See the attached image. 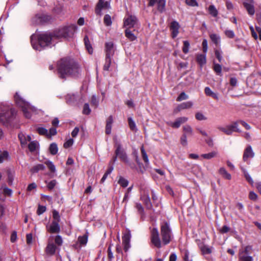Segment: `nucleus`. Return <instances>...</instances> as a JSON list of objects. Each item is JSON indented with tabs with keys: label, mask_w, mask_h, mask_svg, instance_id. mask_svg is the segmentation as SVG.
I'll use <instances>...</instances> for the list:
<instances>
[{
	"label": "nucleus",
	"mask_w": 261,
	"mask_h": 261,
	"mask_svg": "<svg viewBox=\"0 0 261 261\" xmlns=\"http://www.w3.org/2000/svg\"><path fill=\"white\" fill-rule=\"evenodd\" d=\"M241 169L242 171L243 172L244 175L246 179V180L251 185L253 186L254 184V181L250 175V174L248 173V172L247 171V170L244 168L241 167Z\"/></svg>",
	"instance_id": "4be33fe9"
},
{
	"label": "nucleus",
	"mask_w": 261,
	"mask_h": 261,
	"mask_svg": "<svg viewBox=\"0 0 261 261\" xmlns=\"http://www.w3.org/2000/svg\"><path fill=\"white\" fill-rule=\"evenodd\" d=\"M111 58L106 57V62L103 66V70L108 71L111 64Z\"/></svg>",
	"instance_id": "58836bf2"
},
{
	"label": "nucleus",
	"mask_w": 261,
	"mask_h": 261,
	"mask_svg": "<svg viewBox=\"0 0 261 261\" xmlns=\"http://www.w3.org/2000/svg\"><path fill=\"white\" fill-rule=\"evenodd\" d=\"M189 96L184 92H181L179 95L177 97L176 100L177 101H180L184 100L187 99Z\"/></svg>",
	"instance_id": "8fccbe9b"
},
{
	"label": "nucleus",
	"mask_w": 261,
	"mask_h": 261,
	"mask_svg": "<svg viewBox=\"0 0 261 261\" xmlns=\"http://www.w3.org/2000/svg\"><path fill=\"white\" fill-rule=\"evenodd\" d=\"M8 153L7 151L2 152L0 150V163H2L4 160L7 159Z\"/></svg>",
	"instance_id": "052dcab7"
},
{
	"label": "nucleus",
	"mask_w": 261,
	"mask_h": 261,
	"mask_svg": "<svg viewBox=\"0 0 261 261\" xmlns=\"http://www.w3.org/2000/svg\"><path fill=\"white\" fill-rule=\"evenodd\" d=\"M225 34L227 37L229 38H233L234 37V33L232 30H226L225 31Z\"/></svg>",
	"instance_id": "e2e57ef3"
},
{
	"label": "nucleus",
	"mask_w": 261,
	"mask_h": 261,
	"mask_svg": "<svg viewBox=\"0 0 261 261\" xmlns=\"http://www.w3.org/2000/svg\"><path fill=\"white\" fill-rule=\"evenodd\" d=\"M52 39L49 33H45L39 35L33 34L31 37L32 45L34 49L40 50L42 48L48 45Z\"/></svg>",
	"instance_id": "f03ea898"
},
{
	"label": "nucleus",
	"mask_w": 261,
	"mask_h": 261,
	"mask_svg": "<svg viewBox=\"0 0 261 261\" xmlns=\"http://www.w3.org/2000/svg\"><path fill=\"white\" fill-rule=\"evenodd\" d=\"M106 57H112L114 54L115 48L112 42H108L105 44Z\"/></svg>",
	"instance_id": "2eb2a0df"
},
{
	"label": "nucleus",
	"mask_w": 261,
	"mask_h": 261,
	"mask_svg": "<svg viewBox=\"0 0 261 261\" xmlns=\"http://www.w3.org/2000/svg\"><path fill=\"white\" fill-rule=\"evenodd\" d=\"M165 0H149L148 5L153 6L155 4H157L158 10L162 12L165 9Z\"/></svg>",
	"instance_id": "4468645a"
},
{
	"label": "nucleus",
	"mask_w": 261,
	"mask_h": 261,
	"mask_svg": "<svg viewBox=\"0 0 261 261\" xmlns=\"http://www.w3.org/2000/svg\"><path fill=\"white\" fill-rule=\"evenodd\" d=\"M218 129L227 135H231L233 132H241L240 129L238 128V122H234L231 124L226 125L225 127L219 126Z\"/></svg>",
	"instance_id": "6e6552de"
},
{
	"label": "nucleus",
	"mask_w": 261,
	"mask_h": 261,
	"mask_svg": "<svg viewBox=\"0 0 261 261\" xmlns=\"http://www.w3.org/2000/svg\"><path fill=\"white\" fill-rule=\"evenodd\" d=\"M193 106V102L192 101H189L185 102H182L179 105L176 109L178 111H180L181 110L184 109H188L191 108Z\"/></svg>",
	"instance_id": "412c9836"
},
{
	"label": "nucleus",
	"mask_w": 261,
	"mask_h": 261,
	"mask_svg": "<svg viewBox=\"0 0 261 261\" xmlns=\"http://www.w3.org/2000/svg\"><path fill=\"white\" fill-rule=\"evenodd\" d=\"M211 40L216 45H218L220 42V37L216 34H212L210 35Z\"/></svg>",
	"instance_id": "c756f323"
},
{
	"label": "nucleus",
	"mask_w": 261,
	"mask_h": 261,
	"mask_svg": "<svg viewBox=\"0 0 261 261\" xmlns=\"http://www.w3.org/2000/svg\"><path fill=\"white\" fill-rule=\"evenodd\" d=\"M217 154L216 151H212L208 153L202 154L201 156L205 159L210 160L216 156Z\"/></svg>",
	"instance_id": "72a5a7b5"
},
{
	"label": "nucleus",
	"mask_w": 261,
	"mask_h": 261,
	"mask_svg": "<svg viewBox=\"0 0 261 261\" xmlns=\"http://www.w3.org/2000/svg\"><path fill=\"white\" fill-rule=\"evenodd\" d=\"M113 140L114 142V146L116 148V156L113 158V162H115L117 159V157L118 156L121 161L128 165H130L127 154L123 149L122 148L120 141L118 140L116 137L114 138Z\"/></svg>",
	"instance_id": "39448f33"
},
{
	"label": "nucleus",
	"mask_w": 261,
	"mask_h": 261,
	"mask_svg": "<svg viewBox=\"0 0 261 261\" xmlns=\"http://www.w3.org/2000/svg\"><path fill=\"white\" fill-rule=\"evenodd\" d=\"M210 13L214 17H216L218 15V11L214 6L211 5L208 8Z\"/></svg>",
	"instance_id": "c03bdc74"
},
{
	"label": "nucleus",
	"mask_w": 261,
	"mask_h": 261,
	"mask_svg": "<svg viewBox=\"0 0 261 261\" xmlns=\"http://www.w3.org/2000/svg\"><path fill=\"white\" fill-rule=\"evenodd\" d=\"M145 204L148 208H150L152 207L149 195L147 194L146 196L142 198Z\"/></svg>",
	"instance_id": "f704fd0d"
},
{
	"label": "nucleus",
	"mask_w": 261,
	"mask_h": 261,
	"mask_svg": "<svg viewBox=\"0 0 261 261\" xmlns=\"http://www.w3.org/2000/svg\"><path fill=\"white\" fill-rule=\"evenodd\" d=\"M161 233L164 245L169 244L171 240L172 234L169 224L164 222L161 225Z\"/></svg>",
	"instance_id": "423d86ee"
},
{
	"label": "nucleus",
	"mask_w": 261,
	"mask_h": 261,
	"mask_svg": "<svg viewBox=\"0 0 261 261\" xmlns=\"http://www.w3.org/2000/svg\"><path fill=\"white\" fill-rule=\"evenodd\" d=\"M136 22L137 18L134 16L130 15L124 18L123 25L124 27L127 28V29H129V28L134 27Z\"/></svg>",
	"instance_id": "ddd939ff"
},
{
	"label": "nucleus",
	"mask_w": 261,
	"mask_h": 261,
	"mask_svg": "<svg viewBox=\"0 0 261 261\" xmlns=\"http://www.w3.org/2000/svg\"><path fill=\"white\" fill-rule=\"evenodd\" d=\"M8 183L9 185H12L14 179V174L10 170L7 171Z\"/></svg>",
	"instance_id": "6e6d98bb"
},
{
	"label": "nucleus",
	"mask_w": 261,
	"mask_h": 261,
	"mask_svg": "<svg viewBox=\"0 0 261 261\" xmlns=\"http://www.w3.org/2000/svg\"><path fill=\"white\" fill-rule=\"evenodd\" d=\"M196 119L199 121L206 120V117L201 113L198 112L195 115Z\"/></svg>",
	"instance_id": "13d9d810"
},
{
	"label": "nucleus",
	"mask_w": 261,
	"mask_h": 261,
	"mask_svg": "<svg viewBox=\"0 0 261 261\" xmlns=\"http://www.w3.org/2000/svg\"><path fill=\"white\" fill-rule=\"evenodd\" d=\"M38 146V143L36 141L31 142L28 146L29 149L30 151L32 152L35 151Z\"/></svg>",
	"instance_id": "4c0bfd02"
},
{
	"label": "nucleus",
	"mask_w": 261,
	"mask_h": 261,
	"mask_svg": "<svg viewBox=\"0 0 261 261\" xmlns=\"http://www.w3.org/2000/svg\"><path fill=\"white\" fill-rule=\"evenodd\" d=\"M78 241L82 245H85L88 241V237L86 235L80 236L78 238Z\"/></svg>",
	"instance_id": "79ce46f5"
},
{
	"label": "nucleus",
	"mask_w": 261,
	"mask_h": 261,
	"mask_svg": "<svg viewBox=\"0 0 261 261\" xmlns=\"http://www.w3.org/2000/svg\"><path fill=\"white\" fill-rule=\"evenodd\" d=\"M47 229L50 233H58L60 231L59 222L53 221L49 226H47Z\"/></svg>",
	"instance_id": "f3484780"
},
{
	"label": "nucleus",
	"mask_w": 261,
	"mask_h": 261,
	"mask_svg": "<svg viewBox=\"0 0 261 261\" xmlns=\"http://www.w3.org/2000/svg\"><path fill=\"white\" fill-rule=\"evenodd\" d=\"M53 217L54 218V221H57L59 222L60 221V217L59 212L56 210L53 211Z\"/></svg>",
	"instance_id": "5fc2aeb1"
},
{
	"label": "nucleus",
	"mask_w": 261,
	"mask_h": 261,
	"mask_svg": "<svg viewBox=\"0 0 261 261\" xmlns=\"http://www.w3.org/2000/svg\"><path fill=\"white\" fill-rule=\"evenodd\" d=\"M125 36L131 41L136 39L137 37L128 29L125 31Z\"/></svg>",
	"instance_id": "c85d7f7f"
},
{
	"label": "nucleus",
	"mask_w": 261,
	"mask_h": 261,
	"mask_svg": "<svg viewBox=\"0 0 261 261\" xmlns=\"http://www.w3.org/2000/svg\"><path fill=\"white\" fill-rule=\"evenodd\" d=\"M73 140L72 139H70L68 140L64 144V147L65 148H67L73 145Z\"/></svg>",
	"instance_id": "0e129e2a"
},
{
	"label": "nucleus",
	"mask_w": 261,
	"mask_h": 261,
	"mask_svg": "<svg viewBox=\"0 0 261 261\" xmlns=\"http://www.w3.org/2000/svg\"><path fill=\"white\" fill-rule=\"evenodd\" d=\"M110 4L108 2H104L103 0H99L96 7V13L100 14L102 9L109 8Z\"/></svg>",
	"instance_id": "a211bd4d"
},
{
	"label": "nucleus",
	"mask_w": 261,
	"mask_h": 261,
	"mask_svg": "<svg viewBox=\"0 0 261 261\" xmlns=\"http://www.w3.org/2000/svg\"><path fill=\"white\" fill-rule=\"evenodd\" d=\"M16 112L13 107L7 103H0V122L8 125L15 118Z\"/></svg>",
	"instance_id": "7ed1b4c3"
},
{
	"label": "nucleus",
	"mask_w": 261,
	"mask_h": 261,
	"mask_svg": "<svg viewBox=\"0 0 261 261\" xmlns=\"http://www.w3.org/2000/svg\"><path fill=\"white\" fill-rule=\"evenodd\" d=\"M181 144L183 146H186L187 145V136L185 134H184L180 138Z\"/></svg>",
	"instance_id": "774afa93"
},
{
	"label": "nucleus",
	"mask_w": 261,
	"mask_h": 261,
	"mask_svg": "<svg viewBox=\"0 0 261 261\" xmlns=\"http://www.w3.org/2000/svg\"><path fill=\"white\" fill-rule=\"evenodd\" d=\"M56 250V246L53 243H49L46 248V253L49 255L55 254Z\"/></svg>",
	"instance_id": "5701e85b"
},
{
	"label": "nucleus",
	"mask_w": 261,
	"mask_h": 261,
	"mask_svg": "<svg viewBox=\"0 0 261 261\" xmlns=\"http://www.w3.org/2000/svg\"><path fill=\"white\" fill-rule=\"evenodd\" d=\"M214 70L218 75H220L222 70L221 66L219 64L214 63Z\"/></svg>",
	"instance_id": "4d7b16f0"
},
{
	"label": "nucleus",
	"mask_w": 261,
	"mask_h": 261,
	"mask_svg": "<svg viewBox=\"0 0 261 261\" xmlns=\"http://www.w3.org/2000/svg\"><path fill=\"white\" fill-rule=\"evenodd\" d=\"M84 40L86 49H87L89 53L91 54L93 53V48L91 45L90 43L88 37L87 36H86L84 37Z\"/></svg>",
	"instance_id": "cd10ccee"
},
{
	"label": "nucleus",
	"mask_w": 261,
	"mask_h": 261,
	"mask_svg": "<svg viewBox=\"0 0 261 261\" xmlns=\"http://www.w3.org/2000/svg\"><path fill=\"white\" fill-rule=\"evenodd\" d=\"M199 248L202 252V254L203 255H205L207 254H210L212 253V248L209 247L207 245H202L199 246Z\"/></svg>",
	"instance_id": "b1692460"
},
{
	"label": "nucleus",
	"mask_w": 261,
	"mask_h": 261,
	"mask_svg": "<svg viewBox=\"0 0 261 261\" xmlns=\"http://www.w3.org/2000/svg\"><path fill=\"white\" fill-rule=\"evenodd\" d=\"M183 257L185 261H192V257L190 256V253L187 250H185L183 252Z\"/></svg>",
	"instance_id": "603ef678"
},
{
	"label": "nucleus",
	"mask_w": 261,
	"mask_h": 261,
	"mask_svg": "<svg viewBox=\"0 0 261 261\" xmlns=\"http://www.w3.org/2000/svg\"><path fill=\"white\" fill-rule=\"evenodd\" d=\"M18 138L20 141V143L22 145H24L27 144L28 142L27 140V137L24 134L22 133L19 134Z\"/></svg>",
	"instance_id": "ea45409f"
},
{
	"label": "nucleus",
	"mask_w": 261,
	"mask_h": 261,
	"mask_svg": "<svg viewBox=\"0 0 261 261\" xmlns=\"http://www.w3.org/2000/svg\"><path fill=\"white\" fill-rule=\"evenodd\" d=\"M219 173L225 179L230 180L231 178L230 174L227 172L226 169L222 167L219 170Z\"/></svg>",
	"instance_id": "a878e982"
},
{
	"label": "nucleus",
	"mask_w": 261,
	"mask_h": 261,
	"mask_svg": "<svg viewBox=\"0 0 261 261\" xmlns=\"http://www.w3.org/2000/svg\"><path fill=\"white\" fill-rule=\"evenodd\" d=\"M67 103H72L75 100V95L72 94H68L66 96Z\"/></svg>",
	"instance_id": "a19ab883"
},
{
	"label": "nucleus",
	"mask_w": 261,
	"mask_h": 261,
	"mask_svg": "<svg viewBox=\"0 0 261 261\" xmlns=\"http://www.w3.org/2000/svg\"><path fill=\"white\" fill-rule=\"evenodd\" d=\"M55 241L56 244L59 246L62 245V244L63 243L62 238L59 235H58L56 237Z\"/></svg>",
	"instance_id": "338daca9"
},
{
	"label": "nucleus",
	"mask_w": 261,
	"mask_h": 261,
	"mask_svg": "<svg viewBox=\"0 0 261 261\" xmlns=\"http://www.w3.org/2000/svg\"><path fill=\"white\" fill-rule=\"evenodd\" d=\"M77 29V27L74 24H71L67 27H64L59 30L55 34L57 38H67L71 37Z\"/></svg>",
	"instance_id": "0eeeda50"
},
{
	"label": "nucleus",
	"mask_w": 261,
	"mask_h": 261,
	"mask_svg": "<svg viewBox=\"0 0 261 261\" xmlns=\"http://www.w3.org/2000/svg\"><path fill=\"white\" fill-rule=\"evenodd\" d=\"M179 28V24L177 21H174L171 22L170 29L172 31V35L173 38H175L178 35Z\"/></svg>",
	"instance_id": "6ab92c4d"
},
{
	"label": "nucleus",
	"mask_w": 261,
	"mask_h": 261,
	"mask_svg": "<svg viewBox=\"0 0 261 261\" xmlns=\"http://www.w3.org/2000/svg\"><path fill=\"white\" fill-rule=\"evenodd\" d=\"M118 183L123 188L126 187L128 185V180L122 177H119Z\"/></svg>",
	"instance_id": "e433bc0d"
},
{
	"label": "nucleus",
	"mask_w": 261,
	"mask_h": 261,
	"mask_svg": "<svg viewBox=\"0 0 261 261\" xmlns=\"http://www.w3.org/2000/svg\"><path fill=\"white\" fill-rule=\"evenodd\" d=\"M91 104L96 108L98 106V100L95 95H93L91 98Z\"/></svg>",
	"instance_id": "69168bd1"
},
{
	"label": "nucleus",
	"mask_w": 261,
	"mask_h": 261,
	"mask_svg": "<svg viewBox=\"0 0 261 261\" xmlns=\"http://www.w3.org/2000/svg\"><path fill=\"white\" fill-rule=\"evenodd\" d=\"M197 61L201 65H203L206 63V56L205 55H198L197 56Z\"/></svg>",
	"instance_id": "7c9ffc66"
},
{
	"label": "nucleus",
	"mask_w": 261,
	"mask_h": 261,
	"mask_svg": "<svg viewBox=\"0 0 261 261\" xmlns=\"http://www.w3.org/2000/svg\"><path fill=\"white\" fill-rule=\"evenodd\" d=\"M188 120V117H181L176 118L174 122L169 121L167 122V124L173 128H178L180 127L181 124L186 123Z\"/></svg>",
	"instance_id": "f8f14e48"
},
{
	"label": "nucleus",
	"mask_w": 261,
	"mask_h": 261,
	"mask_svg": "<svg viewBox=\"0 0 261 261\" xmlns=\"http://www.w3.org/2000/svg\"><path fill=\"white\" fill-rule=\"evenodd\" d=\"M37 132L41 135H44L47 137L48 130L44 127H38L37 129Z\"/></svg>",
	"instance_id": "864d4df0"
},
{
	"label": "nucleus",
	"mask_w": 261,
	"mask_h": 261,
	"mask_svg": "<svg viewBox=\"0 0 261 261\" xmlns=\"http://www.w3.org/2000/svg\"><path fill=\"white\" fill-rule=\"evenodd\" d=\"M141 151L143 160L144 161L145 163L148 164L149 160L148 158V156L143 146L141 148Z\"/></svg>",
	"instance_id": "37998d69"
},
{
	"label": "nucleus",
	"mask_w": 261,
	"mask_h": 261,
	"mask_svg": "<svg viewBox=\"0 0 261 261\" xmlns=\"http://www.w3.org/2000/svg\"><path fill=\"white\" fill-rule=\"evenodd\" d=\"M183 130L185 134H187L192 135L193 134L192 128L189 125H186L184 126Z\"/></svg>",
	"instance_id": "49530a36"
},
{
	"label": "nucleus",
	"mask_w": 261,
	"mask_h": 261,
	"mask_svg": "<svg viewBox=\"0 0 261 261\" xmlns=\"http://www.w3.org/2000/svg\"><path fill=\"white\" fill-rule=\"evenodd\" d=\"M45 164L47 166L49 169L52 172H55L56 171V167L54 165L53 162L51 161H48L45 162Z\"/></svg>",
	"instance_id": "de8ad7c7"
},
{
	"label": "nucleus",
	"mask_w": 261,
	"mask_h": 261,
	"mask_svg": "<svg viewBox=\"0 0 261 261\" xmlns=\"http://www.w3.org/2000/svg\"><path fill=\"white\" fill-rule=\"evenodd\" d=\"M113 122V118L112 116H110L106 121V133L109 135L111 133V129Z\"/></svg>",
	"instance_id": "aec40b11"
},
{
	"label": "nucleus",
	"mask_w": 261,
	"mask_h": 261,
	"mask_svg": "<svg viewBox=\"0 0 261 261\" xmlns=\"http://www.w3.org/2000/svg\"><path fill=\"white\" fill-rule=\"evenodd\" d=\"M128 121L130 129L133 131L136 132L137 130V128L133 119L130 117L128 118Z\"/></svg>",
	"instance_id": "c9c22d12"
},
{
	"label": "nucleus",
	"mask_w": 261,
	"mask_h": 261,
	"mask_svg": "<svg viewBox=\"0 0 261 261\" xmlns=\"http://www.w3.org/2000/svg\"><path fill=\"white\" fill-rule=\"evenodd\" d=\"M0 191L4 192V195H10L12 194V190L6 187H0ZM0 199H1V195H0Z\"/></svg>",
	"instance_id": "a18cd8bd"
},
{
	"label": "nucleus",
	"mask_w": 261,
	"mask_h": 261,
	"mask_svg": "<svg viewBox=\"0 0 261 261\" xmlns=\"http://www.w3.org/2000/svg\"><path fill=\"white\" fill-rule=\"evenodd\" d=\"M251 249L250 246H246L244 250H240L239 252V260L241 261H252L253 257L249 255V251Z\"/></svg>",
	"instance_id": "9d476101"
},
{
	"label": "nucleus",
	"mask_w": 261,
	"mask_h": 261,
	"mask_svg": "<svg viewBox=\"0 0 261 261\" xmlns=\"http://www.w3.org/2000/svg\"><path fill=\"white\" fill-rule=\"evenodd\" d=\"M103 21L105 24L107 26H110L112 24L111 17V16L107 14L103 18Z\"/></svg>",
	"instance_id": "09e8293b"
},
{
	"label": "nucleus",
	"mask_w": 261,
	"mask_h": 261,
	"mask_svg": "<svg viewBox=\"0 0 261 261\" xmlns=\"http://www.w3.org/2000/svg\"><path fill=\"white\" fill-rule=\"evenodd\" d=\"M254 155L255 153L253 151L252 147L250 145H248L244 151L243 160L247 164H250L249 159L254 158Z\"/></svg>",
	"instance_id": "9b49d317"
},
{
	"label": "nucleus",
	"mask_w": 261,
	"mask_h": 261,
	"mask_svg": "<svg viewBox=\"0 0 261 261\" xmlns=\"http://www.w3.org/2000/svg\"><path fill=\"white\" fill-rule=\"evenodd\" d=\"M50 153L53 155H55L57 153L58 151V146L56 143H53L50 145L49 148Z\"/></svg>",
	"instance_id": "2f4dec72"
},
{
	"label": "nucleus",
	"mask_w": 261,
	"mask_h": 261,
	"mask_svg": "<svg viewBox=\"0 0 261 261\" xmlns=\"http://www.w3.org/2000/svg\"><path fill=\"white\" fill-rule=\"evenodd\" d=\"M58 70L60 77L62 79L68 76L76 77L81 72L78 64L68 59H62L59 62Z\"/></svg>",
	"instance_id": "f257e3e1"
},
{
	"label": "nucleus",
	"mask_w": 261,
	"mask_h": 261,
	"mask_svg": "<svg viewBox=\"0 0 261 261\" xmlns=\"http://www.w3.org/2000/svg\"><path fill=\"white\" fill-rule=\"evenodd\" d=\"M151 243L157 248L162 247V243L159 237V233L156 228H153L151 230Z\"/></svg>",
	"instance_id": "1a4fd4ad"
},
{
	"label": "nucleus",
	"mask_w": 261,
	"mask_h": 261,
	"mask_svg": "<svg viewBox=\"0 0 261 261\" xmlns=\"http://www.w3.org/2000/svg\"><path fill=\"white\" fill-rule=\"evenodd\" d=\"M130 234L129 232L125 233L122 237V244L125 251H127L130 247Z\"/></svg>",
	"instance_id": "dca6fc26"
},
{
	"label": "nucleus",
	"mask_w": 261,
	"mask_h": 261,
	"mask_svg": "<svg viewBox=\"0 0 261 261\" xmlns=\"http://www.w3.org/2000/svg\"><path fill=\"white\" fill-rule=\"evenodd\" d=\"M184 46L182 47V51L185 54H187L189 52V49L190 47V43L188 41H184L183 42Z\"/></svg>",
	"instance_id": "3c124183"
},
{
	"label": "nucleus",
	"mask_w": 261,
	"mask_h": 261,
	"mask_svg": "<svg viewBox=\"0 0 261 261\" xmlns=\"http://www.w3.org/2000/svg\"><path fill=\"white\" fill-rule=\"evenodd\" d=\"M45 169V166L43 164H38L31 169L32 173H36L40 170H43Z\"/></svg>",
	"instance_id": "473e14b6"
},
{
	"label": "nucleus",
	"mask_w": 261,
	"mask_h": 261,
	"mask_svg": "<svg viewBox=\"0 0 261 261\" xmlns=\"http://www.w3.org/2000/svg\"><path fill=\"white\" fill-rule=\"evenodd\" d=\"M90 112H91V110L89 108V104L85 103L84 106L83 113L84 114L88 115L90 113Z\"/></svg>",
	"instance_id": "680f3d73"
},
{
	"label": "nucleus",
	"mask_w": 261,
	"mask_h": 261,
	"mask_svg": "<svg viewBox=\"0 0 261 261\" xmlns=\"http://www.w3.org/2000/svg\"><path fill=\"white\" fill-rule=\"evenodd\" d=\"M14 98L16 103L21 108L25 117L30 118L31 117L32 113L35 111V108L32 107L29 103L23 99L17 92Z\"/></svg>",
	"instance_id": "20e7f679"
},
{
	"label": "nucleus",
	"mask_w": 261,
	"mask_h": 261,
	"mask_svg": "<svg viewBox=\"0 0 261 261\" xmlns=\"http://www.w3.org/2000/svg\"><path fill=\"white\" fill-rule=\"evenodd\" d=\"M204 92L206 95L212 96L215 99H218L219 97L218 96V95L216 93L213 92L208 87H206L205 88Z\"/></svg>",
	"instance_id": "bb28decb"
},
{
	"label": "nucleus",
	"mask_w": 261,
	"mask_h": 261,
	"mask_svg": "<svg viewBox=\"0 0 261 261\" xmlns=\"http://www.w3.org/2000/svg\"><path fill=\"white\" fill-rule=\"evenodd\" d=\"M57 184V181L56 180H53L48 182L47 187L49 190L53 189Z\"/></svg>",
	"instance_id": "bf43d9fd"
},
{
	"label": "nucleus",
	"mask_w": 261,
	"mask_h": 261,
	"mask_svg": "<svg viewBox=\"0 0 261 261\" xmlns=\"http://www.w3.org/2000/svg\"><path fill=\"white\" fill-rule=\"evenodd\" d=\"M244 6L250 15H253L254 14L255 11L254 7L252 4L244 3Z\"/></svg>",
	"instance_id": "393cba45"
}]
</instances>
